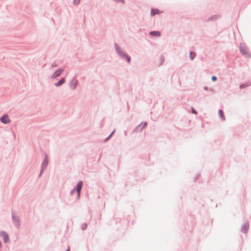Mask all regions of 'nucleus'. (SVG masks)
Masks as SVG:
<instances>
[{
    "label": "nucleus",
    "mask_w": 251,
    "mask_h": 251,
    "mask_svg": "<svg viewBox=\"0 0 251 251\" xmlns=\"http://www.w3.org/2000/svg\"><path fill=\"white\" fill-rule=\"evenodd\" d=\"M0 121L1 122L4 124H9L11 122V120L9 118L7 115H4L0 118Z\"/></svg>",
    "instance_id": "nucleus-8"
},
{
    "label": "nucleus",
    "mask_w": 251,
    "mask_h": 251,
    "mask_svg": "<svg viewBox=\"0 0 251 251\" xmlns=\"http://www.w3.org/2000/svg\"><path fill=\"white\" fill-rule=\"evenodd\" d=\"M57 64L56 63H53L51 64V67H57Z\"/></svg>",
    "instance_id": "nucleus-24"
},
{
    "label": "nucleus",
    "mask_w": 251,
    "mask_h": 251,
    "mask_svg": "<svg viewBox=\"0 0 251 251\" xmlns=\"http://www.w3.org/2000/svg\"><path fill=\"white\" fill-rule=\"evenodd\" d=\"M147 126L146 122H142L141 123L137 125L133 129L134 132H141L143 129Z\"/></svg>",
    "instance_id": "nucleus-5"
},
{
    "label": "nucleus",
    "mask_w": 251,
    "mask_h": 251,
    "mask_svg": "<svg viewBox=\"0 0 251 251\" xmlns=\"http://www.w3.org/2000/svg\"><path fill=\"white\" fill-rule=\"evenodd\" d=\"M0 236L3 238L4 243H7L9 241V237L8 234L4 231L0 232Z\"/></svg>",
    "instance_id": "nucleus-6"
},
{
    "label": "nucleus",
    "mask_w": 251,
    "mask_h": 251,
    "mask_svg": "<svg viewBox=\"0 0 251 251\" xmlns=\"http://www.w3.org/2000/svg\"><path fill=\"white\" fill-rule=\"evenodd\" d=\"M69 85L73 90H74L76 89L77 85V80L75 77H74L70 81Z\"/></svg>",
    "instance_id": "nucleus-7"
},
{
    "label": "nucleus",
    "mask_w": 251,
    "mask_h": 251,
    "mask_svg": "<svg viewBox=\"0 0 251 251\" xmlns=\"http://www.w3.org/2000/svg\"><path fill=\"white\" fill-rule=\"evenodd\" d=\"M149 34L151 36L159 37L160 36L161 33L158 31H151L149 32Z\"/></svg>",
    "instance_id": "nucleus-13"
},
{
    "label": "nucleus",
    "mask_w": 251,
    "mask_h": 251,
    "mask_svg": "<svg viewBox=\"0 0 251 251\" xmlns=\"http://www.w3.org/2000/svg\"><path fill=\"white\" fill-rule=\"evenodd\" d=\"M221 16L219 15H213L212 16L210 17L207 20V22H209L211 21H214L220 18Z\"/></svg>",
    "instance_id": "nucleus-12"
},
{
    "label": "nucleus",
    "mask_w": 251,
    "mask_h": 251,
    "mask_svg": "<svg viewBox=\"0 0 251 251\" xmlns=\"http://www.w3.org/2000/svg\"><path fill=\"white\" fill-rule=\"evenodd\" d=\"M82 186H83V181H79L77 183V184L76 185V186L71 190V191L70 192V195L72 196L75 192H77V200H79V198H80L81 190Z\"/></svg>",
    "instance_id": "nucleus-3"
},
{
    "label": "nucleus",
    "mask_w": 251,
    "mask_h": 251,
    "mask_svg": "<svg viewBox=\"0 0 251 251\" xmlns=\"http://www.w3.org/2000/svg\"><path fill=\"white\" fill-rule=\"evenodd\" d=\"M17 213L16 211L12 212V219L15 226L19 228L21 226V220L19 217L17 215Z\"/></svg>",
    "instance_id": "nucleus-4"
},
{
    "label": "nucleus",
    "mask_w": 251,
    "mask_h": 251,
    "mask_svg": "<svg viewBox=\"0 0 251 251\" xmlns=\"http://www.w3.org/2000/svg\"><path fill=\"white\" fill-rule=\"evenodd\" d=\"M249 228V223L248 222H245L242 226L241 231L242 233H247Z\"/></svg>",
    "instance_id": "nucleus-10"
},
{
    "label": "nucleus",
    "mask_w": 251,
    "mask_h": 251,
    "mask_svg": "<svg viewBox=\"0 0 251 251\" xmlns=\"http://www.w3.org/2000/svg\"><path fill=\"white\" fill-rule=\"evenodd\" d=\"M46 168H44L43 167H41V170H40V174H39V177H40L42 174L43 173V172H44L45 170L46 169Z\"/></svg>",
    "instance_id": "nucleus-19"
},
{
    "label": "nucleus",
    "mask_w": 251,
    "mask_h": 251,
    "mask_svg": "<svg viewBox=\"0 0 251 251\" xmlns=\"http://www.w3.org/2000/svg\"><path fill=\"white\" fill-rule=\"evenodd\" d=\"M219 116L222 118L223 120H225V117L223 111L221 109H219L218 111Z\"/></svg>",
    "instance_id": "nucleus-16"
},
{
    "label": "nucleus",
    "mask_w": 251,
    "mask_h": 251,
    "mask_svg": "<svg viewBox=\"0 0 251 251\" xmlns=\"http://www.w3.org/2000/svg\"><path fill=\"white\" fill-rule=\"evenodd\" d=\"M80 0H74L73 3L75 5H78L79 4Z\"/></svg>",
    "instance_id": "nucleus-21"
},
{
    "label": "nucleus",
    "mask_w": 251,
    "mask_h": 251,
    "mask_svg": "<svg viewBox=\"0 0 251 251\" xmlns=\"http://www.w3.org/2000/svg\"><path fill=\"white\" fill-rule=\"evenodd\" d=\"M45 155V157L41 164V167L46 168L49 163V160L48 159V156L47 154H46Z\"/></svg>",
    "instance_id": "nucleus-11"
},
{
    "label": "nucleus",
    "mask_w": 251,
    "mask_h": 251,
    "mask_svg": "<svg viewBox=\"0 0 251 251\" xmlns=\"http://www.w3.org/2000/svg\"><path fill=\"white\" fill-rule=\"evenodd\" d=\"M66 251H70V249H68V250H67Z\"/></svg>",
    "instance_id": "nucleus-30"
},
{
    "label": "nucleus",
    "mask_w": 251,
    "mask_h": 251,
    "mask_svg": "<svg viewBox=\"0 0 251 251\" xmlns=\"http://www.w3.org/2000/svg\"><path fill=\"white\" fill-rule=\"evenodd\" d=\"M110 138H111V137H110V136H108V137H107L105 139V140H104V142H107L108 140H109L110 139Z\"/></svg>",
    "instance_id": "nucleus-25"
},
{
    "label": "nucleus",
    "mask_w": 251,
    "mask_h": 251,
    "mask_svg": "<svg viewBox=\"0 0 251 251\" xmlns=\"http://www.w3.org/2000/svg\"><path fill=\"white\" fill-rule=\"evenodd\" d=\"M251 85V83H244V84H241L240 85L239 87L240 88H245L246 87H248L250 86Z\"/></svg>",
    "instance_id": "nucleus-18"
},
{
    "label": "nucleus",
    "mask_w": 251,
    "mask_h": 251,
    "mask_svg": "<svg viewBox=\"0 0 251 251\" xmlns=\"http://www.w3.org/2000/svg\"><path fill=\"white\" fill-rule=\"evenodd\" d=\"M114 47L116 53L123 59H126L128 63L131 61V57L126 52L124 51L117 43L114 44Z\"/></svg>",
    "instance_id": "nucleus-1"
},
{
    "label": "nucleus",
    "mask_w": 251,
    "mask_h": 251,
    "mask_svg": "<svg viewBox=\"0 0 251 251\" xmlns=\"http://www.w3.org/2000/svg\"><path fill=\"white\" fill-rule=\"evenodd\" d=\"M217 79V78L216 76L215 75H213L212 77H211V80L213 81H216V80Z\"/></svg>",
    "instance_id": "nucleus-22"
},
{
    "label": "nucleus",
    "mask_w": 251,
    "mask_h": 251,
    "mask_svg": "<svg viewBox=\"0 0 251 251\" xmlns=\"http://www.w3.org/2000/svg\"><path fill=\"white\" fill-rule=\"evenodd\" d=\"M203 89L205 90H207V88L206 87H203Z\"/></svg>",
    "instance_id": "nucleus-28"
},
{
    "label": "nucleus",
    "mask_w": 251,
    "mask_h": 251,
    "mask_svg": "<svg viewBox=\"0 0 251 251\" xmlns=\"http://www.w3.org/2000/svg\"><path fill=\"white\" fill-rule=\"evenodd\" d=\"M196 56V53L194 51H191L189 53V57L191 60H193Z\"/></svg>",
    "instance_id": "nucleus-17"
},
{
    "label": "nucleus",
    "mask_w": 251,
    "mask_h": 251,
    "mask_svg": "<svg viewBox=\"0 0 251 251\" xmlns=\"http://www.w3.org/2000/svg\"><path fill=\"white\" fill-rule=\"evenodd\" d=\"M239 50L241 54L246 58H251V53L245 43H241L240 44Z\"/></svg>",
    "instance_id": "nucleus-2"
},
{
    "label": "nucleus",
    "mask_w": 251,
    "mask_h": 251,
    "mask_svg": "<svg viewBox=\"0 0 251 251\" xmlns=\"http://www.w3.org/2000/svg\"><path fill=\"white\" fill-rule=\"evenodd\" d=\"M65 81V79L64 78H61L60 80H59L58 82H56L54 84V86L56 87H59L61 85H62Z\"/></svg>",
    "instance_id": "nucleus-14"
},
{
    "label": "nucleus",
    "mask_w": 251,
    "mask_h": 251,
    "mask_svg": "<svg viewBox=\"0 0 251 251\" xmlns=\"http://www.w3.org/2000/svg\"><path fill=\"white\" fill-rule=\"evenodd\" d=\"M159 13V10L157 9H152L151 10V15L154 16L155 15Z\"/></svg>",
    "instance_id": "nucleus-15"
},
{
    "label": "nucleus",
    "mask_w": 251,
    "mask_h": 251,
    "mask_svg": "<svg viewBox=\"0 0 251 251\" xmlns=\"http://www.w3.org/2000/svg\"><path fill=\"white\" fill-rule=\"evenodd\" d=\"M115 129H114L111 133L109 135V136H110V137H111L113 135V134H114V133L115 132Z\"/></svg>",
    "instance_id": "nucleus-27"
},
{
    "label": "nucleus",
    "mask_w": 251,
    "mask_h": 251,
    "mask_svg": "<svg viewBox=\"0 0 251 251\" xmlns=\"http://www.w3.org/2000/svg\"><path fill=\"white\" fill-rule=\"evenodd\" d=\"M87 228V225L85 223L82 224L81 225V229L82 230H85Z\"/></svg>",
    "instance_id": "nucleus-20"
},
{
    "label": "nucleus",
    "mask_w": 251,
    "mask_h": 251,
    "mask_svg": "<svg viewBox=\"0 0 251 251\" xmlns=\"http://www.w3.org/2000/svg\"><path fill=\"white\" fill-rule=\"evenodd\" d=\"M191 111H192V113L195 114H197V112L196 111V110L194 108H192Z\"/></svg>",
    "instance_id": "nucleus-23"
},
{
    "label": "nucleus",
    "mask_w": 251,
    "mask_h": 251,
    "mask_svg": "<svg viewBox=\"0 0 251 251\" xmlns=\"http://www.w3.org/2000/svg\"><path fill=\"white\" fill-rule=\"evenodd\" d=\"M1 242L0 241V248H1Z\"/></svg>",
    "instance_id": "nucleus-29"
},
{
    "label": "nucleus",
    "mask_w": 251,
    "mask_h": 251,
    "mask_svg": "<svg viewBox=\"0 0 251 251\" xmlns=\"http://www.w3.org/2000/svg\"><path fill=\"white\" fill-rule=\"evenodd\" d=\"M161 64L163 63V62L164 61V58L162 56H161Z\"/></svg>",
    "instance_id": "nucleus-26"
},
{
    "label": "nucleus",
    "mask_w": 251,
    "mask_h": 251,
    "mask_svg": "<svg viewBox=\"0 0 251 251\" xmlns=\"http://www.w3.org/2000/svg\"><path fill=\"white\" fill-rule=\"evenodd\" d=\"M64 71V69L62 68H59L57 70L50 76L52 79H54L57 76H59L61 73Z\"/></svg>",
    "instance_id": "nucleus-9"
}]
</instances>
